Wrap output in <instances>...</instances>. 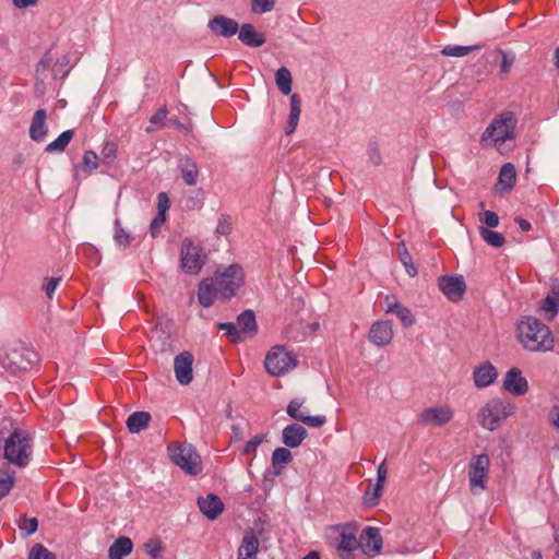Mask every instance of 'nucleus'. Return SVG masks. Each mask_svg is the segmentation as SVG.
Masks as SVG:
<instances>
[{
  "label": "nucleus",
  "instance_id": "nucleus-44",
  "mask_svg": "<svg viewBox=\"0 0 559 559\" xmlns=\"http://www.w3.org/2000/svg\"><path fill=\"white\" fill-rule=\"evenodd\" d=\"M292 452L286 448H276L272 454V464L274 467L281 464H287L292 462Z\"/></svg>",
  "mask_w": 559,
  "mask_h": 559
},
{
  "label": "nucleus",
  "instance_id": "nucleus-21",
  "mask_svg": "<svg viewBox=\"0 0 559 559\" xmlns=\"http://www.w3.org/2000/svg\"><path fill=\"white\" fill-rule=\"evenodd\" d=\"M198 506L203 515L211 521L215 520L224 510L222 500L214 493L199 498Z\"/></svg>",
  "mask_w": 559,
  "mask_h": 559
},
{
  "label": "nucleus",
  "instance_id": "nucleus-55",
  "mask_svg": "<svg viewBox=\"0 0 559 559\" xmlns=\"http://www.w3.org/2000/svg\"><path fill=\"white\" fill-rule=\"evenodd\" d=\"M117 146L112 142H106L102 150V156L108 163H111L116 158Z\"/></svg>",
  "mask_w": 559,
  "mask_h": 559
},
{
  "label": "nucleus",
  "instance_id": "nucleus-6",
  "mask_svg": "<svg viewBox=\"0 0 559 559\" xmlns=\"http://www.w3.org/2000/svg\"><path fill=\"white\" fill-rule=\"evenodd\" d=\"M213 280L217 286L219 295L223 298L228 299L233 297L243 284L242 267L237 264L218 266Z\"/></svg>",
  "mask_w": 559,
  "mask_h": 559
},
{
  "label": "nucleus",
  "instance_id": "nucleus-19",
  "mask_svg": "<svg viewBox=\"0 0 559 559\" xmlns=\"http://www.w3.org/2000/svg\"><path fill=\"white\" fill-rule=\"evenodd\" d=\"M48 134L47 111L37 109L31 121L28 135L34 142H43Z\"/></svg>",
  "mask_w": 559,
  "mask_h": 559
},
{
  "label": "nucleus",
  "instance_id": "nucleus-48",
  "mask_svg": "<svg viewBox=\"0 0 559 559\" xmlns=\"http://www.w3.org/2000/svg\"><path fill=\"white\" fill-rule=\"evenodd\" d=\"M218 328L226 332V334L230 337L233 342H239L243 340V336L241 335V331L239 330L237 322H224L219 323Z\"/></svg>",
  "mask_w": 559,
  "mask_h": 559
},
{
  "label": "nucleus",
  "instance_id": "nucleus-51",
  "mask_svg": "<svg viewBox=\"0 0 559 559\" xmlns=\"http://www.w3.org/2000/svg\"><path fill=\"white\" fill-rule=\"evenodd\" d=\"M497 53L501 56V66H500L501 73H503V74L509 73L514 63V60H515L514 53L507 52L503 50H497Z\"/></svg>",
  "mask_w": 559,
  "mask_h": 559
},
{
  "label": "nucleus",
  "instance_id": "nucleus-26",
  "mask_svg": "<svg viewBox=\"0 0 559 559\" xmlns=\"http://www.w3.org/2000/svg\"><path fill=\"white\" fill-rule=\"evenodd\" d=\"M237 33L239 40L246 46L261 47L265 43V37L255 32L254 27L249 23L242 24Z\"/></svg>",
  "mask_w": 559,
  "mask_h": 559
},
{
  "label": "nucleus",
  "instance_id": "nucleus-18",
  "mask_svg": "<svg viewBox=\"0 0 559 559\" xmlns=\"http://www.w3.org/2000/svg\"><path fill=\"white\" fill-rule=\"evenodd\" d=\"M503 388L513 395H523L528 391V382L522 377L521 370L511 368L504 378Z\"/></svg>",
  "mask_w": 559,
  "mask_h": 559
},
{
  "label": "nucleus",
  "instance_id": "nucleus-30",
  "mask_svg": "<svg viewBox=\"0 0 559 559\" xmlns=\"http://www.w3.org/2000/svg\"><path fill=\"white\" fill-rule=\"evenodd\" d=\"M516 179V171L514 165L511 163L504 164L499 173L498 186L500 191H510Z\"/></svg>",
  "mask_w": 559,
  "mask_h": 559
},
{
  "label": "nucleus",
  "instance_id": "nucleus-33",
  "mask_svg": "<svg viewBox=\"0 0 559 559\" xmlns=\"http://www.w3.org/2000/svg\"><path fill=\"white\" fill-rule=\"evenodd\" d=\"M151 415L147 412H134L127 419V427L131 433H138L147 427Z\"/></svg>",
  "mask_w": 559,
  "mask_h": 559
},
{
  "label": "nucleus",
  "instance_id": "nucleus-2",
  "mask_svg": "<svg viewBox=\"0 0 559 559\" xmlns=\"http://www.w3.org/2000/svg\"><path fill=\"white\" fill-rule=\"evenodd\" d=\"M516 118L514 114L507 111L495 118L481 134L483 143L492 144L499 152L503 153L508 142L514 141V130L516 127Z\"/></svg>",
  "mask_w": 559,
  "mask_h": 559
},
{
  "label": "nucleus",
  "instance_id": "nucleus-60",
  "mask_svg": "<svg viewBox=\"0 0 559 559\" xmlns=\"http://www.w3.org/2000/svg\"><path fill=\"white\" fill-rule=\"evenodd\" d=\"M261 442H262V437H260V436L253 437L246 443L243 453L250 454V453L254 452L257 450V448L261 444Z\"/></svg>",
  "mask_w": 559,
  "mask_h": 559
},
{
  "label": "nucleus",
  "instance_id": "nucleus-24",
  "mask_svg": "<svg viewBox=\"0 0 559 559\" xmlns=\"http://www.w3.org/2000/svg\"><path fill=\"white\" fill-rule=\"evenodd\" d=\"M217 294L219 293L214 280L205 278L199 285L198 300L204 308H209L214 304Z\"/></svg>",
  "mask_w": 559,
  "mask_h": 559
},
{
  "label": "nucleus",
  "instance_id": "nucleus-53",
  "mask_svg": "<svg viewBox=\"0 0 559 559\" xmlns=\"http://www.w3.org/2000/svg\"><path fill=\"white\" fill-rule=\"evenodd\" d=\"M367 154L369 157V160L372 165L378 166L382 162V157L378 147V144L376 142H370L368 144Z\"/></svg>",
  "mask_w": 559,
  "mask_h": 559
},
{
  "label": "nucleus",
  "instance_id": "nucleus-3",
  "mask_svg": "<svg viewBox=\"0 0 559 559\" xmlns=\"http://www.w3.org/2000/svg\"><path fill=\"white\" fill-rule=\"evenodd\" d=\"M3 451L4 459L9 463L17 467H25L32 459L33 440L26 431L14 429L5 439Z\"/></svg>",
  "mask_w": 559,
  "mask_h": 559
},
{
  "label": "nucleus",
  "instance_id": "nucleus-52",
  "mask_svg": "<svg viewBox=\"0 0 559 559\" xmlns=\"http://www.w3.org/2000/svg\"><path fill=\"white\" fill-rule=\"evenodd\" d=\"M61 282V277H49L45 278L43 284V290L45 292L48 299H52V296Z\"/></svg>",
  "mask_w": 559,
  "mask_h": 559
},
{
  "label": "nucleus",
  "instance_id": "nucleus-50",
  "mask_svg": "<svg viewBox=\"0 0 559 559\" xmlns=\"http://www.w3.org/2000/svg\"><path fill=\"white\" fill-rule=\"evenodd\" d=\"M98 157L95 152L86 151L82 158V165L87 174H91L98 167Z\"/></svg>",
  "mask_w": 559,
  "mask_h": 559
},
{
  "label": "nucleus",
  "instance_id": "nucleus-14",
  "mask_svg": "<svg viewBox=\"0 0 559 559\" xmlns=\"http://www.w3.org/2000/svg\"><path fill=\"white\" fill-rule=\"evenodd\" d=\"M439 288L449 300L456 302L463 298L466 285L462 275L441 276L439 278Z\"/></svg>",
  "mask_w": 559,
  "mask_h": 559
},
{
  "label": "nucleus",
  "instance_id": "nucleus-23",
  "mask_svg": "<svg viewBox=\"0 0 559 559\" xmlns=\"http://www.w3.org/2000/svg\"><path fill=\"white\" fill-rule=\"evenodd\" d=\"M259 552V540L253 531L245 533L238 548L237 559H257Z\"/></svg>",
  "mask_w": 559,
  "mask_h": 559
},
{
  "label": "nucleus",
  "instance_id": "nucleus-25",
  "mask_svg": "<svg viewBox=\"0 0 559 559\" xmlns=\"http://www.w3.org/2000/svg\"><path fill=\"white\" fill-rule=\"evenodd\" d=\"M473 376L477 388H486L497 379L498 372L490 362H485L474 371Z\"/></svg>",
  "mask_w": 559,
  "mask_h": 559
},
{
  "label": "nucleus",
  "instance_id": "nucleus-47",
  "mask_svg": "<svg viewBox=\"0 0 559 559\" xmlns=\"http://www.w3.org/2000/svg\"><path fill=\"white\" fill-rule=\"evenodd\" d=\"M68 64H69L68 57L64 56L61 59H58L51 70L52 78L63 80L69 73Z\"/></svg>",
  "mask_w": 559,
  "mask_h": 559
},
{
  "label": "nucleus",
  "instance_id": "nucleus-28",
  "mask_svg": "<svg viewBox=\"0 0 559 559\" xmlns=\"http://www.w3.org/2000/svg\"><path fill=\"white\" fill-rule=\"evenodd\" d=\"M133 550V543L127 536L118 537L108 549V559H123Z\"/></svg>",
  "mask_w": 559,
  "mask_h": 559
},
{
  "label": "nucleus",
  "instance_id": "nucleus-35",
  "mask_svg": "<svg viewBox=\"0 0 559 559\" xmlns=\"http://www.w3.org/2000/svg\"><path fill=\"white\" fill-rule=\"evenodd\" d=\"M483 48H484V44H477V45H471V46L448 45L441 50V53L447 57L461 58V57L467 56L472 51L480 50Z\"/></svg>",
  "mask_w": 559,
  "mask_h": 559
},
{
  "label": "nucleus",
  "instance_id": "nucleus-59",
  "mask_svg": "<svg viewBox=\"0 0 559 559\" xmlns=\"http://www.w3.org/2000/svg\"><path fill=\"white\" fill-rule=\"evenodd\" d=\"M301 114V100L298 94L290 96V111L289 115L300 116Z\"/></svg>",
  "mask_w": 559,
  "mask_h": 559
},
{
  "label": "nucleus",
  "instance_id": "nucleus-56",
  "mask_svg": "<svg viewBox=\"0 0 559 559\" xmlns=\"http://www.w3.org/2000/svg\"><path fill=\"white\" fill-rule=\"evenodd\" d=\"M169 209V199L165 192H160L157 195V215L166 217V212Z\"/></svg>",
  "mask_w": 559,
  "mask_h": 559
},
{
  "label": "nucleus",
  "instance_id": "nucleus-34",
  "mask_svg": "<svg viewBox=\"0 0 559 559\" xmlns=\"http://www.w3.org/2000/svg\"><path fill=\"white\" fill-rule=\"evenodd\" d=\"M74 131L73 130H66L59 136L47 144L45 147V152L47 153H62L66 151L67 146L69 145L70 141L73 139Z\"/></svg>",
  "mask_w": 559,
  "mask_h": 559
},
{
  "label": "nucleus",
  "instance_id": "nucleus-42",
  "mask_svg": "<svg viewBox=\"0 0 559 559\" xmlns=\"http://www.w3.org/2000/svg\"><path fill=\"white\" fill-rule=\"evenodd\" d=\"M145 551L153 559H158L165 547L159 538H151L144 544Z\"/></svg>",
  "mask_w": 559,
  "mask_h": 559
},
{
  "label": "nucleus",
  "instance_id": "nucleus-27",
  "mask_svg": "<svg viewBox=\"0 0 559 559\" xmlns=\"http://www.w3.org/2000/svg\"><path fill=\"white\" fill-rule=\"evenodd\" d=\"M178 168L181 178L188 186H195L199 177V168L197 163L189 156H185L179 160Z\"/></svg>",
  "mask_w": 559,
  "mask_h": 559
},
{
  "label": "nucleus",
  "instance_id": "nucleus-46",
  "mask_svg": "<svg viewBox=\"0 0 559 559\" xmlns=\"http://www.w3.org/2000/svg\"><path fill=\"white\" fill-rule=\"evenodd\" d=\"M27 559H56V555L49 551L44 545L35 544L31 548Z\"/></svg>",
  "mask_w": 559,
  "mask_h": 559
},
{
  "label": "nucleus",
  "instance_id": "nucleus-10",
  "mask_svg": "<svg viewBox=\"0 0 559 559\" xmlns=\"http://www.w3.org/2000/svg\"><path fill=\"white\" fill-rule=\"evenodd\" d=\"M490 459L487 454L474 455L468 465V480L473 493H478L486 489Z\"/></svg>",
  "mask_w": 559,
  "mask_h": 559
},
{
  "label": "nucleus",
  "instance_id": "nucleus-49",
  "mask_svg": "<svg viewBox=\"0 0 559 559\" xmlns=\"http://www.w3.org/2000/svg\"><path fill=\"white\" fill-rule=\"evenodd\" d=\"M275 0H251V10L255 14H263L272 11Z\"/></svg>",
  "mask_w": 559,
  "mask_h": 559
},
{
  "label": "nucleus",
  "instance_id": "nucleus-7",
  "mask_svg": "<svg viewBox=\"0 0 559 559\" xmlns=\"http://www.w3.org/2000/svg\"><path fill=\"white\" fill-rule=\"evenodd\" d=\"M171 461L190 475L201 472V457L195 448L189 443L171 444L168 447Z\"/></svg>",
  "mask_w": 559,
  "mask_h": 559
},
{
  "label": "nucleus",
  "instance_id": "nucleus-38",
  "mask_svg": "<svg viewBox=\"0 0 559 559\" xmlns=\"http://www.w3.org/2000/svg\"><path fill=\"white\" fill-rule=\"evenodd\" d=\"M19 528L21 534L24 537H28L34 534L38 528V521L36 518H27L26 515H21L19 521Z\"/></svg>",
  "mask_w": 559,
  "mask_h": 559
},
{
  "label": "nucleus",
  "instance_id": "nucleus-22",
  "mask_svg": "<svg viewBox=\"0 0 559 559\" xmlns=\"http://www.w3.org/2000/svg\"><path fill=\"white\" fill-rule=\"evenodd\" d=\"M307 435L308 432L302 426L290 424L283 429L282 441L286 447L295 449L304 442Z\"/></svg>",
  "mask_w": 559,
  "mask_h": 559
},
{
  "label": "nucleus",
  "instance_id": "nucleus-13",
  "mask_svg": "<svg viewBox=\"0 0 559 559\" xmlns=\"http://www.w3.org/2000/svg\"><path fill=\"white\" fill-rule=\"evenodd\" d=\"M358 548L357 526L345 524L340 526L337 550L343 552V559H352V552Z\"/></svg>",
  "mask_w": 559,
  "mask_h": 559
},
{
  "label": "nucleus",
  "instance_id": "nucleus-61",
  "mask_svg": "<svg viewBox=\"0 0 559 559\" xmlns=\"http://www.w3.org/2000/svg\"><path fill=\"white\" fill-rule=\"evenodd\" d=\"M299 117L300 116H294V115H289L288 117V121H287V124H286V128H285V133L286 134H293L298 126V122H299Z\"/></svg>",
  "mask_w": 559,
  "mask_h": 559
},
{
  "label": "nucleus",
  "instance_id": "nucleus-45",
  "mask_svg": "<svg viewBox=\"0 0 559 559\" xmlns=\"http://www.w3.org/2000/svg\"><path fill=\"white\" fill-rule=\"evenodd\" d=\"M115 241L119 247L126 248L131 242V236L128 231H126L120 226V221L116 219L115 222V235H114Z\"/></svg>",
  "mask_w": 559,
  "mask_h": 559
},
{
  "label": "nucleus",
  "instance_id": "nucleus-31",
  "mask_svg": "<svg viewBox=\"0 0 559 559\" xmlns=\"http://www.w3.org/2000/svg\"><path fill=\"white\" fill-rule=\"evenodd\" d=\"M386 306V312L395 313L405 328L412 326L415 323V317L408 308L389 300Z\"/></svg>",
  "mask_w": 559,
  "mask_h": 559
},
{
  "label": "nucleus",
  "instance_id": "nucleus-16",
  "mask_svg": "<svg viewBox=\"0 0 559 559\" xmlns=\"http://www.w3.org/2000/svg\"><path fill=\"white\" fill-rule=\"evenodd\" d=\"M358 547L368 556H376L381 551L382 537L377 527L367 526L358 538Z\"/></svg>",
  "mask_w": 559,
  "mask_h": 559
},
{
  "label": "nucleus",
  "instance_id": "nucleus-8",
  "mask_svg": "<svg viewBox=\"0 0 559 559\" xmlns=\"http://www.w3.org/2000/svg\"><path fill=\"white\" fill-rule=\"evenodd\" d=\"M206 262L203 248L190 238H185L180 249V265L186 274L197 275Z\"/></svg>",
  "mask_w": 559,
  "mask_h": 559
},
{
  "label": "nucleus",
  "instance_id": "nucleus-43",
  "mask_svg": "<svg viewBox=\"0 0 559 559\" xmlns=\"http://www.w3.org/2000/svg\"><path fill=\"white\" fill-rule=\"evenodd\" d=\"M397 252H399V255H400V259H401L402 263L406 267L407 274L409 276H415L416 273H417V270L414 266V264L412 263V257L409 255V253H408V251H407V249H406L404 243L399 245Z\"/></svg>",
  "mask_w": 559,
  "mask_h": 559
},
{
  "label": "nucleus",
  "instance_id": "nucleus-9",
  "mask_svg": "<svg viewBox=\"0 0 559 559\" xmlns=\"http://www.w3.org/2000/svg\"><path fill=\"white\" fill-rule=\"evenodd\" d=\"M265 370L273 377H281L297 367V358L282 346L273 347L264 360Z\"/></svg>",
  "mask_w": 559,
  "mask_h": 559
},
{
  "label": "nucleus",
  "instance_id": "nucleus-36",
  "mask_svg": "<svg viewBox=\"0 0 559 559\" xmlns=\"http://www.w3.org/2000/svg\"><path fill=\"white\" fill-rule=\"evenodd\" d=\"M275 83L283 95H289L293 85L290 71L285 67L280 68L275 73Z\"/></svg>",
  "mask_w": 559,
  "mask_h": 559
},
{
  "label": "nucleus",
  "instance_id": "nucleus-20",
  "mask_svg": "<svg viewBox=\"0 0 559 559\" xmlns=\"http://www.w3.org/2000/svg\"><path fill=\"white\" fill-rule=\"evenodd\" d=\"M393 338V329L390 321H379L371 325L369 340L376 346H385Z\"/></svg>",
  "mask_w": 559,
  "mask_h": 559
},
{
  "label": "nucleus",
  "instance_id": "nucleus-11",
  "mask_svg": "<svg viewBox=\"0 0 559 559\" xmlns=\"http://www.w3.org/2000/svg\"><path fill=\"white\" fill-rule=\"evenodd\" d=\"M454 412L450 406H433L425 408L418 416V423L423 426H443L452 420Z\"/></svg>",
  "mask_w": 559,
  "mask_h": 559
},
{
  "label": "nucleus",
  "instance_id": "nucleus-54",
  "mask_svg": "<svg viewBox=\"0 0 559 559\" xmlns=\"http://www.w3.org/2000/svg\"><path fill=\"white\" fill-rule=\"evenodd\" d=\"M480 219L484 222L488 229L497 227L499 225V216L492 211H485L481 214Z\"/></svg>",
  "mask_w": 559,
  "mask_h": 559
},
{
  "label": "nucleus",
  "instance_id": "nucleus-32",
  "mask_svg": "<svg viewBox=\"0 0 559 559\" xmlns=\"http://www.w3.org/2000/svg\"><path fill=\"white\" fill-rule=\"evenodd\" d=\"M51 63L52 57L50 52L47 51L36 66V91L40 94L45 93L44 81L47 78V71Z\"/></svg>",
  "mask_w": 559,
  "mask_h": 559
},
{
  "label": "nucleus",
  "instance_id": "nucleus-39",
  "mask_svg": "<svg viewBox=\"0 0 559 559\" xmlns=\"http://www.w3.org/2000/svg\"><path fill=\"white\" fill-rule=\"evenodd\" d=\"M14 480V472L0 469V499L9 493L13 487Z\"/></svg>",
  "mask_w": 559,
  "mask_h": 559
},
{
  "label": "nucleus",
  "instance_id": "nucleus-12",
  "mask_svg": "<svg viewBox=\"0 0 559 559\" xmlns=\"http://www.w3.org/2000/svg\"><path fill=\"white\" fill-rule=\"evenodd\" d=\"M304 404H305L304 399L302 400H299V399L292 400L286 407L287 415L290 418L301 421L302 424H305L309 427H313V428L322 427L326 423V417L323 415H316V416L306 415L301 411Z\"/></svg>",
  "mask_w": 559,
  "mask_h": 559
},
{
  "label": "nucleus",
  "instance_id": "nucleus-37",
  "mask_svg": "<svg viewBox=\"0 0 559 559\" xmlns=\"http://www.w3.org/2000/svg\"><path fill=\"white\" fill-rule=\"evenodd\" d=\"M479 235L487 245L493 248H501L506 242V238L502 234L490 230L485 226L479 227Z\"/></svg>",
  "mask_w": 559,
  "mask_h": 559
},
{
  "label": "nucleus",
  "instance_id": "nucleus-5",
  "mask_svg": "<svg viewBox=\"0 0 559 559\" xmlns=\"http://www.w3.org/2000/svg\"><path fill=\"white\" fill-rule=\"evenodd\" d=\"M513 412L511 404L495 399L484 405L477 414L479 425L489 431L496 430Z\"/></svg>",
  "mask_w": 559,
  "mask_h": 559
},
{
  "label": "nucleus",
  "instance_id": "nucleus-58",
  "mask_svg": "<svg viewBox=\"0 0 559 559\" xmlns=\"http://www.w3.org/2000/svg\"><path fill=\"white\" fill-rule=\"evenodd\" d=\"M230 230H231V225L229 222V217H227V216L219 217L217 227H216V233L219 235H228L230 233Z\"/></svg>",
  "mask_w": 559,
  "mask_h": 559
},
{
  "label": "nucleus",
  "instance_id": "nucleus-17",
  "mask_svg": "<svg viewBox=\"0 0 559 559\" xmlns=\"http://www.w3.org/2000/svg\"><path fill=\"white\" fill-rule=\"evenodd\" d=\"M207 26L214 35L221 37H231L239 29V25L235 20L224 15L214 16L210 20Z\"/></svg>",
  "mask_w": 559,
  "mask_h": 559
},
{
  "label": "nucleus",
  "instance_id": "nucleus-62",
  "mask_svg": "<svg viewBox=\"0 0 559 559\" xmlns=\"http://www.w3.org/2000/svg\"><path fill=\"white\" fill-rule=\"evenodd\" d=\"M299 117L300 116H294V115H289L288 117V121H287V124H286V128H285V133L286 134H293L298 126V122H299Z\"/></svg>",
  "mask_w": 559,
  "mask_h": 559
},
{
  "label": "nucleus",
  "instance_id": "nucleus-4",
  "mask_svg": "<svg viewBox=\"0 0 559 559\" xmlns=\"http://www.w3.org/2000/svg\"><path fill=\"white\" fill-rule=\"evenodd\" d=\"M35 360V352L22 343L5 346L0 352V367L11 373L27 371Z\"/></svg>",
  "mask_w": 559,
  "mask_h": 559
},
{
  "label": "nucleus",
  "instance_id": "nucleus-41",
  "mask_svg": "<svg viewBox=\"0 0 559 559\" xmlns=\"http://www.w3.org/2000/svg\"><path fill=\"white\" fill-rule=\"evenodd\" d=\"M542 310H544L546 313H549V320L555 318V316L559 311V297L557 296L556 293H554L552 295H548L544 299Z\"/></svg>",
  "mask_w": 559,
  "mask_h": 559
},
{
  "label": "nucleus",
  "instance_id": "nucleus-15",
  "mask_svg": "<svg viewBox=\"0 0 559 559\" xmlns=\"http://www.w3.org/2000/svg\"><path fill=\"white\" fill-rule=\"evenodd\" d=\"M193 355L190 352H181L175 357L174 370L177 381L181 385H188L193 379Z\"/></svg>",
  "mask_w": 559,
  "mask_h": 559
},
{
  "label": "nucleus",
  "instance_id": "nucleus-1",
  "mask_svg": "<svg viewBox=\"0 0 559 559\" xmlns=\"http://www.w3.org/2000/svg\"><path fill=\"white\" fill-rule=\"evenodd\" d=\"M519 340L523 347L530 352H548L554 347V337L550 329L539 320L527 317L518 325Z\"/></svg>",
  "mask_w": 559,
  "mask_h": 559
},
{
  "label": "nucleus",
  "instance_id": "nucleus-29",
  "mask_svg": "<svg viewBox=\"0 0 559 559\" xmlns=\"http://www.w3.org/2000/svg\"><path fill=\"white\" fill-rule=\"evenodd\" d=\"M237 325L245 337L253 336L257 333L255 316L252 310H245L237 317Z\"/></svg>",
  "mask_w": 559,
  "mask_h": 559
},
{
  "label": "nucleus",
  "instance_id": "nucleus-63",
  "mask_svg": "<svg viewBox=\"0 0 559 559\" xmlns=\"http://www.w3.org/2000/svg\"><path fill=\"white\" fill-rule=\"evenodd\" d=\"M167 116V109L166 107L159 108L155 115L151 117V122L154 124H163L164 120Z\"/></svg>",
  "mask_w": 559,
  "mask_h": 559
},
{
  "label": "nucleus",
  "instance_id": "nucleus-57",
  "mask_svg": "<svg viewBox=\"0 0 559 559\" xmlns=\"http://www.w3.org/2000/svg\"><path fill=\"white\" fill-rule=\"evenodd\" d=\"M166 217L162 215H156L150 225V233L153 238L157 237L160 233V227L165 223Z\"/></svg>",
  "mask_w": 559,
  "mask_h": 559
},
{
  "label": "nucleus",
  "instance_id": "nucleus-64",
  "mask_svg": "<svg viewBox=\"0 0 559 559\" xmlns=\"http://www.w3.org/2000/svg\"><path fill=\"white\" fill-rule=\"evenodd\" d=\"M549 421L555 428L559 429V405H555L550 409Z\"/></svg>",
  "mask_w": 559,
  "mask_h": 559
},
{
  "label": "nucleus",
  "instance_id": "nucleus-40",
  "mask_svg": "<svg viewBox=\"0 0 559 559\" xmlns=\"http://www.w3.org/2000/svg\"><path fill=\"white\" fill-rule=\"evenodd\" d=\"M383 486V484L377 483L372 489L368 488L365 491L364 502L367 507H374L378 503L382 495ZM369 487H371V484H369Z\"/></svg>",
  "mask_w": 559,
  "mask_h": 559
}]
</instances>
